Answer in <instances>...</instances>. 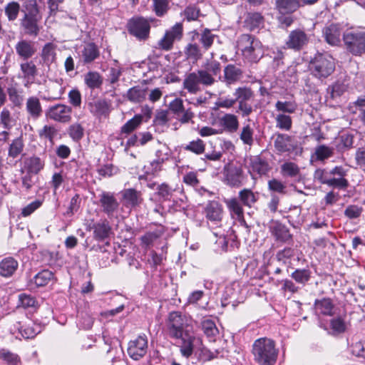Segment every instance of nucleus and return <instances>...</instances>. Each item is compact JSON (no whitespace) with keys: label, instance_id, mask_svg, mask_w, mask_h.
Returning <instances> with one entry per match:
<instances>
[{"label":"nucleus","instance_id":"obj_1","mask_svg":"<svg viewBox=\"0 0 365 365\" xmlns=\"http://www.w3.org/2000/svg\"><path fill=\"white\" fill-rule=\"evenodd\" d=\"M192 319L180 312H172L166 322L168 336L180 343L181 354L189 358L194 349L202 345V339L194 334Z\"/></svg>","mask_w":365,"mask_h":365},{"label":"nucleus","instance_id":"obj_2","mask_svg":"<svg viewBox=\"0 0 365 365\" xmlns=\"http://www.w3.org/2000/svg\"><path fill=\"white\" fill-rule=\"evenodd\" d=\"M221 65L217 61H207L205 69H200L185 76L182 88L192 95L202 91L201 86L209 87L215 83V76L220 73Z\"/></svg>","mask_w":365,"mask_h":365},{"label":"nucleus","instance_id":"obj_3","mask_svg":"<svg viewBox=\"0 0 365 365\" xmlns=\"http://www.w3.org/2000/svg\"><path fill=\"white\" fill-rule=\"evenodd\" d=\"M255 361L259 365H274L278 356V350L274 341L269 338H259L252 345Z\"/></svg>","mask_w":365,"mask_h":365},{"label":"nucleus","instance_id":"obj_4","mask_svg":"<svg viewBox=\"0 0 365 365\" xmlns=\"http://www.w3.org/2000/svg\"><path fill=\"white\" fill-rule=\"evenodd\" d=\"M237 48L243 57L250 62H257L264 53L261 41L250 34H242L239 37Z\"/></svg>","mask_w":365,"mask_h":365},{"label":"nucleus","instance_id":"obj_5","mask_svg":"<svg viewBox=\"0 0 365 365\" xmlns=\"http://www.w3.org/2000/svg\"><path fill=\"white\" fill-rule=\"evenodd\" d=\"M309 67L314 76L325 78L334 71L335 62L331 55L317 53L310 61Z\"/></svg>","mask_w":365,"mask_h":365},{"label":"nucleus","instance_id":"obj_6","mask_svg":"<svg viewBox=\"0 0 365 365\" xmlns=\"http://www.w3.org/2000/svg\"><path fill=\"white\" fill-rule=\"evenodd\" d=\"M346 49L354 56L365 53V31L346 32L343 36Z\"/></svg>","mask_w":365,"mask_h":365},{"label":"nucleus","instance_id":"obj_7","mask_svg":"<svg viewBox=\"0 0 365 365\" xmlns=\"http://www.w3.org/2000/svg\"><path fill=\"white\" fill-rule=\"evenodd\" d=\"M150 20L143 17L133 18L128 23L129 33L139 40H145L148 38L150 29Z\"/></svg>","mask_w":365,"mask_h":365},{"label":"nucleus","instance_id":"obj_8","mask_svg":"<svg viewBox=\"0 0 365 365\" xmlns=\"http://www.w3.org/2000/svg\"><path fill=\"white\" fill-rule=\"evenodd\" d=\"M183 36V26L182 23H176L170 29L167 30L163 37L159 41L158 46L165 51L172 49L175 41H180Z\"/></svg>","mask_w":365,"mask_h":365},{"label":"nucleus","instance_id":"obj_9","mask_svg":"<svg viewBox=\"0 0 365 365\" xmlns=\"http://www.w3.org/2000/svg\"><path fill=\"white\" fill-rule=\"evenodd\" d=\"M148 347V337L145 334H141L135 339L129 341L128 354L131 359L134 360H139L146 354Z\"/></svg>","mask_w":365,"mask_h":365},{"label":"nucleus","instance_id":"obj_10","mask_svg":"<svg viewBox=\"0 0 365 365\" xmlns=\"http://www.w3.org/2000/svg\"><path fill=\"white\" fill-rule=\"evenodd\" d=\"M204 212L210 227L213 226L220 227L221 226L223 208L220 203L215 200L209 201L205 207Z\"/></svg>","mask_w":365,"mask_h":365},{"label":"nucleus","instance_id":"obj_11","mask_svg":"<svg viewBox=\"0 0 365 365\" xmlns=\"http://www.w3.org/2000/svg\"><path fill=\"white\" fill-rule=\"evenodd\" d=\"M72 108L71 106L58 103L50 106L46 111L48 118L60 123H68L71 120Z\"/></svg>","mask_w":365,"mask_h":365},{"label":"nucleus","instance_id":"obj_12","mask_svg":"<svg viewBox=\"0 0 365 365\" xmlns=\"http://www.w3.org/2000/svg\"><path fill=\"white\" fill-rule=\"evenodd\" d=\"M99 202L103 212L108 217L113 216L120 206L114 194L110 192H102L99 195Z\"/></svg>","mask_w":365,"mask_h":365},{"label":"nucleus","instance_id":"obj_13","mask_svg":"<svg viewBox=\"0 0 365 365\" xmlns=\"http://www.w3.org/2000/svg\"><path fill=\"white\" fill-rule=\"evenodd\" d=\"M274 147L276 150L281 153H288L289 154L299 149L297 143L294 139L287 134H278L274 140ZM297 151H296V153Z\"/></svg>","mask_w":365,"mask_h":365},{"label":"nucleus","instance_id":"obj_14","mask_svg":"<svg viewBox=\"0 0 365 365\" xmlns=\"http://www.w3.org/2000/svg\"><path fill=\"white\" fill-rule=\"evenodd\" d=\"M25 110L29 120H37L43 115L40 99L35 96H29L26 101Z\"/></svg>","mask_w":365,"mask_h":365},{"label":"nucleus","instance_id":"obj_15","mask_svg":"<svg viewBox=\"0 0 365 365\" xmlns=\"http://www.w3.org/2000/svg\"><path fill=\"white\" fill-rule=\"evenodd\" d=\"M309 38L306 33L302 30L297 29L291 31L286 44L289 48L299 51L307 44Z\"/></svg>","mask_w":365,"mask_h":365},{"label":"nucleus","instance_id":"obj_16","mask_svg":"<svg viewBox=\"0 0 365 365\" xmlns=\"http://www.w3.org/2000/svg\"><path fill=\"white\" fill-rule=\"evenodd\" d=\"M146 186L152 190H155V196L163 201H170L173 195L175 189L170 187L168 184L163 182L158 184L154 181H148Z\"/></svg>","mask_w":365,"mask_h":365},{"label":"nucleus","instance_id":"obj_17","mask_svg":"<svg viewBox=\"0 0 365 365\" xmlns=\"http://www.w3.org/2000/svg\"><path fill=\"white\" fill-rule=\"evenodd\" d=\"M90 112L96 118H106L111 111V103L105 99H100L88 103Z\"/></svg>","mask_w":365,"mask_h":365},{"label":"nucleus","instance_id":"obj_18","mask_svg":"<svg viewBox=\"0 0 365 365\" xmlns=\"http://www.w3.org/2000/svg\"><path fill=\"white\" fill-rule=\"evenodd\" d=\"M243 171L240 168L231 167L225 171V182L232 187H239L243 185Z\"/></svg>","mask_w":365,"mask_h":365},{"label":"nucleus","instance_id":"obj_19","mask_svg":"<svg viewBox=\"0 0 365 365\" xmlns=\"http://www.w3.org/2000/svg\"><path fill=\"white\" fill-rule=\"evenodd\" d=\"M164 161V158H158L156 160L149 162L147 165H145L143 169L144 173L139 175L138 179L140 180L145 181L146 183L148 181H152L149 179V177H156L158 175L159 173L162 170V166Z\"/></svg>","mask_w":365,"mask_h":365},{"label":"nucleus","instance_id":"obj_20","mask_svg":"<svg viewBox=\"0 0 365 365\" xmlns=\"http://www.w3.org/2000/svg\"><path fill=\"white\" fill-rule=\"evenodd\" d=\"M80 60L84 64L93 63L100 56V51L94 43H85L82 49L78 52Z\"/></svg>","mask_w":365,"mask_h":365},{"label":"nucleus","instance_id":"obj_21","mask_svg":"<svg viewBox=\"0 0 365 365\" xmlns=\"http://www.w3.org/2000/svg\"><path fill=\"white\" fill-rule=\"evenodd\" d=\"M91 229L93 231V238L99 242L109 238L112 231L109 222L106 219L94 223Z\"/></svg>","mask_w":365,"mask_h":365},{"label":"nucleus","instance_id":"obj_22","mask_svg":"<svg viewBox=\"0 0 365 365\" xmlns=\"http://www.w3.org/2000/svg\"><path fill=\"white\" fill-rule=\"evenodd\" d=\"M41 19L40 18L23 16L20 20V26L24 34L31 36H37L40 31L38 22Z\"/></svg>","mask_w":365,"mask_h":365},{"label":"nucleus","instance_id":"obj_23","mask_svg":"<svg viewBox=\"0 0 365 365\" xmlns=\"http://www.w3.org/2000/svg\"><path fill=\"white\" fill-rule=\"evenodd\" d=\"M20 69L24 80V86L29 87L34 83L37 76V68L33 61H26L20 64Z\"/></svg>","mask_w":365,"mask_h":365},{"label":"nucleus","instance_id":"obj_24","mask_svg":"<svg viewBox=\"0 0 365 365\" xmlns=\"http://www.w3.org/2000/svg\"><path fill=\"white\" fill-rule=\"evenodd\" d=\"M323 36L327 43L336 46L340 43L341 29L339 25L331 24L322 30Z\"/></svg>","mask_w":365,"mask_h":365},{"label":"nucleus","instance_id":"obj_25","mask_svg":"<svg viewBox=\"0 0 365 365\" xmlns=\"http://www.w3.org/2000/svg\"><path fill=\"white\" fill-rule=\"evenodd\" d=\"M16 54L23 60L31 58L36 53V48L31 41L22 39L18 41L15 46Z\"/></svg>","mask_w":365,"mask_h":365},{"label":"nucleus","instance_id":"obj_26","mask_svg":"<svg viewBox=\"0 0 365 365\" xmlns=\"http://www.w3.org/2000/svg\"><path fill=\"white\" fill-rule=\"evenodd\" d=\"M122 197L123 204L126 207H135L143 201L141 192L133 188L123 190Z\"/></svg>","mask_w":365,"mask_h":365},{"label":"nucleus","instance_id":"obj_27","mask_svg":"<svg viewBox=\"0 0 365 365\" xmlns=\"http://www.w3.org/2000/svg\"><path fill=\"white\" fill-rule=\"evenodd\" d=\"M19 262L12 257H7L0 261V276L11 277L17 270Z\"/></svg>","mask_w":365,"mask_h":365},{"label":"nucleus","instance_id":"obj_28","mask_svg":"<svg viewBox=\"0 0 365 365\" xmlns=\"http://www.w3.org/2000/svg\"><path fill=\"white\" fill-rule=\"evenodd\" d=\"M242 71L233 64H228L224 68L223 81L227 85L237 83L242 78Z\"/></svg>","mask_w":365,"mask_h":365},{"label":"nucleus","instance_id":"obj_29","mask_svg":"<svg viewBox=\"0 0 365 365\" xmlns=\"http://www.w3.org/2000/svg\"><path fill=\"white\" fill-rule=\"evenodd\" d=\"M316 313L319 314L332 316L334 313V304L330 298L316 299L314 302Z\"/></svg>","mask_w":365,"mask_h":365},{"label":"nucleus","instance_id":"obj_30","mask_svg":"<svg viewBox=\"0 0 365 365\" xmlns=\"http://www.w3.org/2000/svg\"><path fill=\"white\" fill-rule=\"evenodd\" d=\"M250 168L252 173H256L260 176L267 175L271 169L267 161L260 156H255L251 158Z\"/></svg>","mask_w":365,"mask_h":365},{"label":"nucleus","instance_id":"obj_31","mask_svg":"<svg viewBox=\"0 0 365 365\" xmlns=\"http://www.w3.org/2000/svg\"><path fill=\"white\" fill-rule=\"evenodd\" d=\"M238 197L244 206L250 208L258 201L259 195L251 189L245 188L239 192Z\"/></svg>","mask_w":365,"mask_h":365},{"label":"nucleus","instance_id":"obj_32","mask_svg":"<svg viewBox=\"0 0 365 365\" xmlns=\"http://www.w3.org/2000/svg\"><path fill=\"white\" fill-rule=\"evenodd\" d=\"M24 168L31 174H38L44 167V161L37 156L27 158L24 162Z\"/></svg>","mask_w":365,"mask_h":365},{"label":"nucleus","instance_id":"obj_33","mask_svg":"<svg viewBox=\"0 0 365 365\" xmlns=\"http://www.w3.org/2000/svg\"><path fill=\"white\" fill-rule=\"evenodd\" d=\"M244 24L247 29L254 31L262 26L264 18L260 13L250 12L247 14Z\"/></svg>","mask_w":365,"mask_h":365},{"label":"nucleus","instance_id":"obj_34","mask_svg":"<svg viewBox=\"0 0 365 365\" xmlns=\"http://www.w3.org/2000/svg\"><path fill=\"white\" fill-rule=\"evenodd\" d=\"M147 96V88L140 86H133L129 88L126 93V98L134 103L143 102Z\"/></svg>","mask_w":365,"mask_h":365},{"label":"nucleus","instance_id":"obj_35","mask_svg":"<svg viewBox=\"0 0 365 365\" xmlns=\"http://www.w3.org/2000/svg\"><path fill=\"white\" fill-rule=\"evenodd\" d=\"M220 125L228 132L235 133L239 128V120L236 115L226 113L220 119Z\"/></svg>","mask_w":365,"mask_h":365},{"label":"nucleus","instance_id":"obj_36","mask_svg":"<svg viewBox=\"0 0 365 365\" xmlns=\"http://www.w3.org/2000/svg\"><path fill=\"white\" fill-rule=\"evenodd\" d=\"M56 46L53 43H46L41 51V57L43 63L49 66L56 61Z\"/></svg>","mask_w":365,"mask_h":365},{"label":"nucleus","instance_id":"obj_37","mask_svg":"<svg viewBox=\"0 0 365 365\" xmlns=\"http://www.w3.org/2000/svg\"><path fill=\"white\" fill-rule=\"evenodd\" d=\"M23 16L41 19L36 0H25L21 7Z\"/></svg>","mask_w":365,"mask_h":365},{"label":"nucleus","instance_id":"obj_38","mask_svg":"<svg viewBox=\"0 0 365 365\" xmlns=\"http://www.w3.org/2000/svg\"><path fill=\"white\" fill-rule=\"evenodd\" d=\"M276 6L282 14H289L301 6L299 0H276Z\"/></svg>","mask_w":365,"mask_h":365},{"label":"nucleus","instance_id":"obj_39","mask_svg":"<svg viewBox=\"0 0 365 365\" xmlns=\"http://www.w3.org/2000/svg\"><path fill=\"white\" fill-rule=\"evenodd\" d=\"M192 38L194 40L196 38H200V41L202 43L203 48L205 50H207L212 45L215 38L217 37L215 34H213L210 30L206 29H205L201 34H199L197 31H194L191 32Z\"/></svg>","mask_w":365,"mask_h":365},{"label":"nucleus","instance_id":"obj_40","mask_svg":"<svg viewBox=\"0 0 365 365\" xmlns=\"http://www.w3.org/2000/svg\"><path fill=\"white\" fill-rule=\"evenodd\" d=\"M271 232L278 241L287 242L292 238L289 230L279 223H276L271 227Z\"/></svg>","mask_w":365,"mask_h":365},{"label":"nucleus","instance_id":"obj_41","mask_svg":"<svg viewBox=\"0 0 365 365\" xmlns=\"http://www.w3.org/2000/svg\"><path fill=\"white\" fill-rule=\"evenodd\" d=\"M54 278L53 273L48 269H43L37 273L31 280L36 287H41L46 286Z\"/></svg>","mask_w":365,"mask_h":365},{"label":"nucleus","instance_id":"obj_42","mask_svg":"<svg viewBox=\"0 0 365 365\" xmlns=\"http://www.w3.org/2000/svg\"><path fill=\"white\" fill-rule=\"evenodd\" d=\"M236 102L252 101L255 97V93L250 87L241 86L235 90L233 93Z\"/></svg>","mask_w":365,"mask_h":365},{"label":"nucleus","instance_id":"obj_43","mask_svg":"<svg viewBox=\"0 0 365 365\" xmlns=\"http://www.w3.org/2000/svg\"><path fill=\"white\" fill-rule=\"evenodd\" d=\"M24 143L22 137L14 139L9 145L8 156L12 158H18L24 151Z\"/></svg>","mask_w":365,"mask_h":365},{"label":"nucleus","instance_id":"obj_44","mask_svg":"<svg viewBox=\"0 0 365 365\" xmlns=\"http://www.w3.org/2000/svg\"><path fill=\"white\" fill-rule=\"evenodd\" d=\"M84 81L91 89L98 88L103 83V78L99 73L89 71L84 76Z\"/></svg>","mask_w":365,"mask_h":365},{"label":"nucleus","instance_id":"obj_45","mask_svg":"<svg viewBox=\"0 0 365 365\" xmlns=\"http://www.w3.org/2000/svg\"><path fill=\"white\" fill-rule=\"evenodd\" d=\"M201 327L204 334L210 340H214L219 332L214 321L210 319H204L201 322Z\"/></svg>","mask_w":365,"mask_h":365},{"label":"nucleus","instance_id":"obj_46","mask_svg":"<svg viewBox=\"0 0 365 365\" xmlns=\"http://www.w3.org/2000/svg\"><path fill=\"white\" fill-rule=\"evenodd\" d=\"M226 205L232 215H235L237 219L243 217V205L240 200L235 197L226 200Z\"/></svg>","mask_w":365,"mask_h":365},{"label":"nucleus","instance_id":"obj_47","mask_svg":"<svg viewBox=\"0 0 365 365\" xmlns=\"http://www.w3.org/2000/svg\"><path fill=\"white\" fill-rule=\"evenodd\" d=\"M311 274L309 269H297L291 274V277L297 283L305 285L311 279Z\"/></svg>","mask_w":365,"mask_h":365},{"label":"nucleus","instance_id":"obj_48","mask_svg":"<svg viewBox=\"0 0 365 365\" xmlns=\"http://www.w3.org/2000/svg\"><path fill=\"white\" fill-rule=\"evenodd\" d=\"M275 109L282 113L292 114L295 113L297 109V104L295 101H278L275 103Z\"/></svg>","mask_w":365,"mask_h":365},{"label":"nucleus","instance_id":"obj_49","mask_svg":"<svg viewBox=\"0 0 365 365\" xmlns=\"http://www.w3.org/2000/svg\"><path fill=\"white\" fill-rule=\"evenodd\" d=\"M299 168L292 162H285L281 166V174L284 177L294 178L299 174Z\"/></svg>","mask_w":365,"mask_h":365},{"label":"nucleus","instance_id":"obj_50","mask_svg":"<svg viewBox=\"0 0 365 365\" xmlns=\"http://www.w3.org/2000/svg\"><path fill=\"white\" fill-rule=\"evenodd\" d=\"M334 153V148L326 145H320L315 148V156L318 160L323 161L331 158Z\"/></svg>","mask_w":365,"mask_h":365},{"label":"nucleus","instance_id":"obj_51","mask_svg":"<svg viewBox=\"0 0 365 365\" xmlns=\"http://www.w3.org/2000/svg\"><path fill=\"white\" fill-rule=\"evenodd\" d=\"M143 122L142 115H135L133 118L127 121L121 128V133L129 134L135 130Z\"/></svg>","mask_w":365,"mask_h":365},{"label":"nucleus","instance_id":"obj_52","mask_svg":"<svg viewBox=\"0 0 365 365\" xmlns=\"http://www.w3.org/2000/svg\"><path fill=\"white\" fill-rule=\"evenodd\" d=\"M20 10L21 11L20 5L16 1L8 3L4 9L5 14L9 21H14L17 19Z\"/></svg>","mask_w":365,"mask_h":365},{"label":"nucleus","instance_id":"obj_53","mask_svg":"<svg viewBox=\"0 0 365 365\" xmlns=\"http://www.w3.org/2000/svg\"><path fill=\"white\" fill-rule=\"evenodd\" d=\"M276 127L283 130H289L292 128V120L289 115L279 113L275 117Z\"/></svg>","mask_w":365,"mask_h":365},{"label":"nucleus","instance_id":"obj_54","mask_svg":"<svg viewBox=\"0 0 365 365\" xmlns=\"http://www.w3.org/2000/svg\"><path fill=\"white\" fill-rule=\"evenodd\" d=\"M153 11L156 16L162 17L170 9L169 0H153Z\"/></svg>","mask_w":365,"mask_h":365},{"label":"nucleus","instance_id":"obj_55","mask_svg":"<svg viewBox=\"0 0 365 365\" xmlns=\"http://www.w3.org/2000/svg\"><path fill=\"white\" fill-rule=\"evenodd\" d=\"M19 329L21 336L25 339H32L41 332V327L34 324L21 327Z\"/></svg>","mask_w":365,"mask_h":365},{"label":"nucleus","instance_id":"obj_56","mask_svg":"<svg viewBox=\"0 0 365 365\" xmlns=\"http://www.w3.org/2000/svg\"><path fill=\"white\" fill-rule=\"evenodd\" d=\"M253 134L254 130L251 128L250 125L245 123L240 133V138L244 144L252 145L254 143Z\"/></svg>","mask_w":365,"mask_h":365},{"label":"nucleus","instance_id":"obj_57","mask_svg":"<svg viewBox=\"0 0 365 365\" xmlns=\"http://www.w3.org/2000/svg\"><path fill=\"white\" fill-rule=\"evenodd\" d=\"M184 149L196 155H200L205 152V144L201 139L198 138L190 141L184 147Z\"/></svg>","mask_w":365,"mask_h":365},{"label":"nucleus","instance_id":"obj_58","mask_svg":"<svg viewBox=\"0 0 365 365\" xmlns=\"http://www.w3.org/2000/svg\"><path fill=\"white\" fill-rule=\"evenodd\" d=\"M0 123L5 129H11L14 125V120L11 117L10 110L4 108L0 113Z\"/></svg>","mask_w":365,"mask_h":365},{"label":"nucleus","instance_id":"obj_59","mask_svg":"<svg viewBox=\"0 0 365 365\" xmlns=\"http://www.w3.org/2000/svg\"><path fill=\"white\" fill-rule=\"evenodd\" d=\"M9 101L14 107H20L23 103V96L19 93L15 87H9L7 88Z\"/></svg>","mask_w":365,"mask_h":365},{"label":"nucleus","instance_id":"obj_60","mask_svg":"<svg viewBox=\"0 0 365 365\" xmlns=\"http://www.w3.org/2000/svg\"><path fill=\"white\" fill-rule=\"evenodd\" d=\"M68 132L69 136L76 142L79 141L84 135V129L79 123H74L70 125Z\"/></svg>","mask_w":365,"mask_h":365},{"label":"nucleus","instance_id":"obj_61","mask_svg":"<svg viewBox=\"0 0 365 365\" xmlns=\"http://www.w3.org/2000/svg\"><path fill=\"white\" fill-rule=\"evenodd\" d=\"M330 327L332 334H339L346 330V324L341 317L334 318L330 322Z\"/></svg>","mask_w":365,"mask_h":365},{"label":"nucleus","instance_id":"obj_62","mask_svg":"<svg viewBox=\"0 0 365 365\" xmlns=\"http://www.w3.org/2000/svg\"><path fill=\"white\" fill-rule=\"evenodd\" d=\"M57 134L58 130L54 126L51 125H44L39 131V136L42 138L48 139L51 143L53 142Z\"/></svg>","mask_w":365,"mask_h":365},{"label":"nucleus","instance_id":"obj_63","mask_svg":"<svg viewBox=\"0 0 365 365\" xmlns=\"http://www.w3.org/2000/svg\"><path fill=\"white\" fill-rule=\"evenodd\" d=\"M362 212V207L356 205H349L344 210V215L350 220H354L359 217Z\"/></svg>","mask_w":365,"mask_h":365},{"label":"nucleus","instance_id":"obj_64","mask_svg":"<svg viewBox=\"0 0 365 365\" xmlns=\"http://www.w3.org/2000/svg\"><path fill=\"white\" fill-rule=\"evenodd\" d=\"M81 197L78 194H76L70 201L69 206L66 212L63 214L65 216H72L74 213L77 212L81 205Z\"/></svg>","mask_w":365,"mask_h":365}]
</instances>
